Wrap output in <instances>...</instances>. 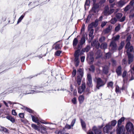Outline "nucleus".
<instances>
[{
    "mask_svg": "<svg viewBox=\"0 0 134 134\" xmlns=\"http://www.w3.org/2000/svg\"><path fill=\"white\" fill-rule=\"evenodd\" d=\"M84 99V96L82 95L80 96L79 98V100L80 103H82Z\"/></svg>",
    "mask_w": 134,
    "mask_h": 134,
    "instance_id": "29",
    "label": "nucleus"
},
{
    "mask_svg": "<svg viewBox=\"0 0 134 134\" xmlns=\"http://www.w3.org/2000/svg\"><path fill=\"white\" fill-rule=\"evenodd\" d=\"M124 126L123 125L119 126H117L116 132L117 134H121L123 131Z\"/></svg>",
    "mask_w": 134,
    "mask_h": 134,
    "instance_id": "7",
    "label": "nucleus"
},
{
    "mask_svg": "<svg viewBox=\"0 0 134 134\" xmlns=\"http://www.w3.org/2000/svg\"><path fill=\"white\" fill-rule=\"evenodd\" d=\"M115 92L118 93H121V91L120 90L119 87L118 86H116Z\"/></svg>",
    "mask_w": 134,
    "mask_h": 134,
    "instance_id": "41",
    "label": "nucleus"
},
{
    "mask_svg": "<svg viewBox=\"0 0 134 134\" xmlns=\"http://www.w3.org/2000/svg\"><path fill=\"white\" fill-rule=\"evenodd\" d=\"M109 47H111V51H114L117 49V45L114 41H112L111 42Z\"/></svg>",
    "mask_w": 134,
    "mask_h": 134,
    "instance_id": "6",
    "label": "nucleus"
},
{
    "mask_svg": "<svg viewBox=\"0 0 134 134\" xmlns=\"http://www.w3.org/2000/svg\"><path fill=\"white\" fill-rule=\"evenodd\" d=\"M117 21V20L116 18H114L113 19H111L110 20V22L111 24H115Z\"/></svg>",
    "mask_w": 134,
    "mask_h": 134,
    "instance_id": "45",
    "label": "nucleus"
},
{
    "mask_svg": "<svg viewBox=\"0 0 134 134\" xmlns=\"http://www.w3.org/2000/svg\"><path fill=\"white\" fill-rule=\"evenodd\" d=\"M111 61L112 63V65L113 66H115L116 65V61L113 59L111 60Z\"/></svg>",
    "mask_w": 134,
    "mask_h": 134,
    "instance_id": "54",
    "label": "nucleus"
},
{
    "mask_svg": "<svg viewBox=\"0 0 134 134\" xmlns=\"http://www.w3.org/2000/svg\"><path fill=\"white\" fill-rule=\"evenodd\" d=\"M98 20L97 19L95 21L92 23L93 26L96 27L98 25Z\"/></svg>",
    "mask_w": 134,
    "mask_h": 134,
    "instance_id": "36",
    "label": "nucleus"
},
{
    "mask_svg": "<svg viewBox=\"0 0 134 134\" xmlns=\"http://www.w3.org/2000/svg\"><path fill=\"white\" fill-rule=\"evenodd\" d=\"M125 118L124 117H121L118 121V126H121L122 123L124 121Z\"/></svg>",
    "mask_w": 134,
    "mask_h": 134,
    "instance_id": "21",
    "label": "nucleus"
},
{
    "mask_svg": "<svg viewBox=\"0 0 134 134\" xmlns=\"http://www.w3.org/2000/svg\"><path fill=\"white\" fill-rule=\"evenodd\" d=\"M54 45H55V48L56 50L59 49L61 48V46H60V44L56 43Z\"/></svg>",
    "mask_w": 134,
    "mask_h": 134,
    "instance_id": "31",
    "label": "nucleus"
},
{
    "mask_svg": "<svg viewBox=\"0 0 134 134\" xmlns=\"http://www.w3.org/2000/svg\"><path fill=\"white\" fill-rule=\"evenodd\" d=\"M126 3L125 2V1L121 0L118 2L117 4L119 7H122Z\"/></svg>",
    "mask_w": 134,
    "mask_h": 134,
    "instance_id": "13",
    "label": "nucleus"
},
{
    "mask_svg": "<svg viewBox=\"0 0 134 134\" xmlns=\"http://www.w3.org/2000/svg\"><path fill=\"white\" fill-rule=\"evenodd\" d=\"M26 110L30 113H31L32 112V109H30L28 108H26Z\"/></svg>",
    "mask_w": 134,
    "mask_h": 134,
    "instance_id": "61",
    "label": "nucleus"
},
{
    "mask_svg": "<svg viewBox=\"0 0 134 134\" xmlns=\"http://www.w3.org/2000/svg\"><path fill=\"white\" fill-rule=\"evenodd\" d=\"M109 125L108 124L104 127L103 129V132L104 133H109Z\"/></svg>",
    "mask_w": 134,
    "mask_h": 134,
    "instance_id": "19",
    "label": "nucleus"
},
{
    "mask_svg": "<svg viewBox=\"0 0 134 134\" xmlns=\"http://www.w3.org/2000/svg\"><path fill=\"white\" fill-rule=\"evenodd\" d=\"M92 79L91 75L90 74H87V84L89 87L92 86Z\"/></svg>",
    "mask_w": 134,
    "mask_h": 134,
    "instance_id": "5",
    "label": "nucleus"
},
{
    "mask_svg": "<svg viewBox=\"0 0 134 134\" xmlns=\"http://www.w3.org/2000/svg\"><path fill=\"white\" fill-rule=\"evenodd\" d=\"M99 3H94L93 4V6L92 8V10L94 12H96V9L98 8L99 7Z\"/></svg>",
    "mask_w": 134,
    "mask_h": 134,
    "instance_id": "11",
    "label": "nucleus"
},
{
    "mask_svg": "<svg viewBox=\"0 0 134 134\" xmlns=\"http://www.w3.org/2000/svg\"><path fill=\"white\" fill-rule=\"evenodd\" d=\"M122 14L120 13H117L116 14V16L118 19H120L122 16Z\"/></svg>",
    "mask_w": 134,
    "mask_h": 134,
    "instance_id": "40",
    "label": "nucleus"
},
{
    "mask_svg": "<svg viewBox=\"0 0 134 134\" xmlns=\"http://www.w3.org/2000/svg\"><path fill=\"white\" fill-rule=\"evenodd\" d=\"M24 17V15H22L19 19L17 21V24H18L19 23H20L21 20H22V19H23V18Z\"/></svg>",
    "mask_w": 134,
    "mask_h": 134,
    "instance_id": "48",
    "label": "nucleus"
},
{
    "mask_svg": "<svg viewBox=\"0 0 134 134\" xmlns=\"http://www.w3.org/2000/svg\"><path fill=\"white\" fill-rule=\"evenodd\" d=\"M78 42V40L77 38H75L74 39L73 42V46L75 49H77L76 48L77 47H76L77 44Z\"/></svg>",
    "mask_w": 134,
    "mask_h": 134,
    "instance_id": "16",
    "label": "nucleus"
},
{
    "mask_svg": "<svg viewBox=\"0 0 134 134\" xmlns=\"http://www.w3.org/2000/svg\"><path fill=\"white\" fill-rule=\"evenodd\" d=\"M130 43L129 42H128L126 44L125 46V48L126 49H127L129 48L131 46H130Z\"/></svg>",
    "mask_w": 134,
    "mask_h": 134,
    "instance_id": "51",
    "label": "nucleus"
},
{
    "mask_svg": "<svg viewBox=\"0 0 134 134\" xmlns=\"http://www.w3.org/2000/svg\"><path fill=\"white\" fill-rule=\"evenodd\" d=\"M72 127V126L71 125H70L68 124H66L65 126V128L69 129H71Z\"/></svg>",
    "mask_w": 134,
    "mask_h": 134,
    "instance_id": "55",
    "label": "nucleus"
},
{
    "mask_svg": "<svg viewBox=\"0 0 134 134\" xmlns=\"http://www.w3.org/2000/svg\"><path fill=\"white\" fill-rule=\"evenodd\" d=\"M93 53L92 52H91L89 53L87 55V58L90 59H92L93 58Z\"/></svg>",
    "mask_w": 134,
    "mask_h": 134,
    "instance_id": "22",
    "label": "nucleus"
},
{
    "mask_svg": "<svg viewBox=\"0 0 134 134\" xmlns=\"http://www.w3.org/2000/svg\"><path fill=\"white\" fill-rule=\"evenodd\" d=\"M116 72L118 76L121 75V66H119L116 70Z\"/></svg>",
    "mask_w": 134,
    "mask_h": 134,
    "instance_id": "15",
    "label": "nucleus"
},
{
    "mask_svg": "<svg viewBox=\"0 0 134 134\" xmlns=\"http://www.w3.org/2000/svg\"><path fill=\"white\" fill-rule=\"evenodd\" d=\"M97 80L96 88L98 89L99 88L104 85L105 83L101 78H96Z\"/></svg>",
    "mask_w": 134,
    "mask_h": 134,
    "instance_id": "2",
    "label": "nucleus"
},
{
    "mask_svg": "<svg viewBox=\"0 0 134 134\" xmlns=\"http://www.w3.org/2000/svg\"><path fill=\"white\" fill-rule=\"evenodd\" d=\"M31 116L32 120L33 121L36 123H38V120L37 118L35 117L32 115H31Z\"/></svg>",
    "mask_w": 134,
    "mask_h": 134,
    "instance_id": "24",
    "label": "nucleus"
},
{
    "mask_svg": "<svg viewBox=\"0 0 134 134\" xmlns=\"http://www.w3.org/2000/svg\"><path fill=\"white\" fill-rule=\"evenodd\" d=\"M82 77H80L79 76H77V82L79 85L81 84V83Z\"/></svg>",
    "mask_w": 134,
    "mask_h": 134,
    "instance_id": "30",
    "label": "nucleus"
},
{
    "mask_svg": "<svg viewBox=\"0 0 134 134\" xmlns=\"http://www.w3.org/2000/svg\"><path fill=\"white\" fill-rule=\"evenodd\" d=\"M92 130L95 134H103L101 130L100 129L97 128L96 127H93Z\"/></svg>",
    "mask_w": 134,
    "mask_h": 134,
    "instance_id": "10",
    "label": "nucleus"
},
{
    "mask_svg": "<svg viewBox=\"0 0 134 134\" xmlns=\"http://www.w3.org/2000/svg\"><path fill=\"white\" fill-rule=\"evenodd\" d=\"M71 101L74 104H77V100L76 97L73 98L72 99Z\"/></svg>",
    "mask_w": 134,
    "mask_h": 134,
    "instance_id": "44",
    "label": "nucleus"
},
{
    "mask_svg": "<svg viewBox=\"0 0 134 134\" xmlns=\"http://www.w3.org/2000/svg\"><path fill=\"white\" fill-rule=\"evenodd\" d=\"M86 88V85L85 83H82L81 86L80 87L78 88V92L80 94L82 93L84 91Z\"/></svg>",
    "mask_w": 134,
    "mask_h": 134,
    "instance_id": "9",
    "label": "nucleus"
},
{
    "mask_svg": "<svg viewBox=\"0 0 134 134\" xmlns=\"http://www.w3.org/2000/svg\"><path fill=\"white\" fill-rule=\"evenodd\" d=\"M116 123L117 121L116 120H113L111 122V126H115L116 125Z\"/></svg>",
    "mask_w": 134,
    "mask_h": 134,
    "instance_id": "43",
    "label": "nucleus"
},
{
    "mask_svg": "<svg viewBox=\"0 0 134 134\" xmlns=\"http://www.w3.org/2000/svg\"><path fill=\"white\" fill-rule=\"evenodd\" d=\"M85 25L84 24H83V26L82 27V28L81 30V33H82L83 32H84L85 30Z\"/></svg>",
    "mask_w": 134,
    "mask_h": 134,
    "instance_id": "58",
    "label": "nucleus"
},
{
    "mask_svg": "<svg viewBox=\"0 0 134 134\" xmlns=\"http://www.w3.org/2000/svg\"><path fill=\"white\" fill-rule=\"evenodd\" d=\"M120 37V36L118 35L116 36L115 37H113V39L114 40V41L115 42V41H117L119 39Z\"/></svg>",
    "mask_w": 134,
    "mask_h": 134,
    "instance_id": "46",
    "label": "nucleus"
},
{
    "mask_svg": "<svg viewBox=\"0 0 134 134\" xmlns=\"http://www.w3.org/2000/svg\"><path fill=\"white\" fill-rule=\"evenodd\" d=\"M128 72V73H129ZM127 72L126 71H124L123 73L122 76L123 79L124 84L121 89L122 90H124L125 88V83L126 82L127 80L129 77H130L129 76H128V73L127 75H126Z\"/></svg>",
    "mask_w": 134,
    "mask_h": 134,
    "instance_id": "1",
    "label": "nucleus"
},
{
    "mask_svg": "<svg viewBox=\"0 0 134 134\" xmlns=\"http://www.w3.org/2000/svg\"><path fill=\"white\" fill-rule=\"evenodd\" d=\"M126 128L127 131L131 132L134 130V128L133 124L131 122H128L126 125Z\"/></svg>",
    "mask_w": 134,
    "mask_h": 134,
    "instance_id": "4",
    "label": "nucleus"
},
{
    "mask_svg": "<svg viewBox=\"0 0 134 134\" xmlns=\"http://www.w3.org/2000/svg\"><path fill=\"white\" fill-rule=\"evenodd\" d=\"M61 53L62 51H57L55 52V54L57 56H59L60 55V54Z\"/></svg>",
    "mask_w": 134,
    "mask_h": 134,
    "instance_id": "47",
    "label": "nucleus"
},
{
    "mask_svg": "<svg viewBox=\"0 0 134 134\" xmlns=\"http://www.w3.org/2000/svg\"><path fill=\"white\" fill-rule=\"evenodd\" d=\"M127 54L128 58V63L130 64L133 61V56L131 53H128Z\"/></svg>",
    "mask_w": 134,
    "mask_h": 134,
    "instance_id": "14",
    "label": "nucleus"
},
{
    "mask_svg": "<svg viewBox=\"0 0 134 134\" xmlns=\"http://www.w3.org/2000/svg\"><path fill=\"white\" fill-rule=\"evenodd\" d=\"M93 26V25H92V24L91 23L88 26V30H91V29H92Z\"/></svg>",
    "mask_w": 134,
    "mask_h": 134,
    "instance_id": "57",
    "label": "nucleus"
},
{
    "mask_svg": "<svg viewBox=\"0 0 134 134\" xmlns=\"http://www.w3.org/2000/svg\"><path fill=\"white\" fill-rule=\"evenodd\" d=\"M118 10L117 9H116L114 8H110L109 10V14L114 12V13H116L118 12Z\"/></svg>",
    "mask_w": 134,
    "mask_h": 134,
    "instance_id": "27",
    "label": "nucleus"
},
{
    "mask_svg": "<svg viewBox=\"0 0 134 134\" xmlns=\"http://www.w3.org/2000/svg\"><path fill=\"white\" fill-rule=\"evenodd\" d=\"M91 48L90 46V45H87V46L84 48L82 49V52H88Z\"/></svg>",
    "mask_w": 134,
    "mask_h": 134,
    "instance_id": "18",
    "label": "nucleus"
},
{
    "mask_svg": "<svg viewBox=\"0 0 134 134\" xmlns=\"http://www.w3.org/2000/svg\"><path fill=\"white\" fill-rule=\"evenodd\" d=\"M2 130L4 132L7 133H9V130L7 128L4 127H2Z\"/></svg>",
    "mask_w": 134,
    "mask_h": 134,
    "instance_id": "38",
    "label": "nucleus"
},
{
    "mask_svg": "<svg viewBox=\"0 0 134 134\" xmlns=\"http://www.w3.org/2000/svg\"><path fill=\"white\" fill-rule=\"evenodd\" d=\"M81 122L82 128L83 130H84L86 128V124L85 122L82 119H81Z\"/></svg>",
    "mask_w": 134,
    "mask_h": 134,
    "instance_id": "26",
    "label": "nucleus"
},
{
    "mask_svg": "<svg viewBox=\"0 0 134 134\" xmlns=\"http://www.w3.org/2000/svg\"><path fill=\"white\" fill-rule=\"evenodd\" d=\"M105 40V37H102L100 38L99 39V41L100 42H102L104 41Z\"/></svg>",
    "mask_w": 134,
    "mask_h": 134,
    "instance_id": "52",
    "label": "nucleus"
},
{
    "mask_svg": "<svg viewBox=\"0 0 134 134\" xmlns=\"http://www.w3.org/2000/svg\"><path fill=\"white\" fill-rule=\"evenodd\" d=\"M95 46L97 49H98L100 47V44L98 42Z\"/></svg>",
    "mask_w": 134,
    "mask_h": 134,
    "instance_id": "62",
    "label": "nucleus"
},
{
    "mask_svg": "<svg viewBox=\"0 0 134 134\" xmlns=\"http://www.w3.org/2000/svg\"><path fill=\"white\" fill-rule=\"evenodd\" d=\"M104 32L105 34H107L109 32V26L104 31Z\"/></svg>",
    "mask_w": 134,
    "mask_h": 134,
    "instance_id": "53",
    "label": "nucleus"
},
{
    "mask_svg": "<svg viewBox=\"0 0 134 134\" xmlns=\"http://www.w3.org/2000/svg\"><path fill=\"white\" fill-rule=\"evenodd\" d=\"M98 42L96 40H94L91 42V46L93 47L95 46Z\"/></svg>",
    "mask_w": 134,
    "mask_h": 134,
    "instance_id": "42",
    "label": "nucleus"
},
{
    "mask_svg": "<svg viewBox=\"0 0 134 134\" xmlns=\"http://www.w3.org/2000/svg\"><path fill=\"white\" fill-rule=\"evenodd\" d=\"M80 52V51L79 50H77L75 51L74 54V56L75 57L74 61L75 62L79 61V56L80 55L79 53Z\"/></svg>",
    "mask_w": 134,
    "mask_h": 134,
    "instance_id": "8",
    "label": "nucleus"
},
{
    "mask_svg": "<svg viewBox=\"0 0 134 134\" xmlns=\"http://www.w3.org/2000/svg\"><path fill=\"white\" fill-rule=\"evenodd\" d=\"M109 71V67L107 66H105L103 69V72L106 74H107Z\"/></svg>",
    "mask_w": 134,
    "mask_h": 134,
    "instance_id": "20",
    "label": "nucleus"
},
{
    "mask_svg": "<svg viewBox=\"0 0 134 134\" xmlns=\"http://www.w3.org/2000/svg\"><path fill=\"white\" fill-rule=\"evenodd\" d=\"M90 31L89 34V36L90 37H91L92 38H93V36H92L94 32V30L93 29H91V30H89Z\"/></svg>",
    "mask_w": 134,
    "mask_h": 134,
    "instance_id": "33",
    "label": "nucleus"
},
{
    "mask_svg": "<svg viewBox=\"0 0 134 134\" xmlns=\"http://www.w3.org/2000/svg\"><path fill=\"white\" fill-rule=\"evenodd\" d=\"M35 92V91L34 90H31L30 92H26V93H23V95H26V94H27L33 93H34Z\"/></svg>",
    "mask_w": 134,
    "mask_h": 134,
    "instance_id": "50",
    "label": "nucleus"
},
{
    "mask_svg": "<svg viewBox=\"0 0 134 134\" xmlns=\"http://www.w3.org/2000/svg\"><path fill=\"white\" fill-rule=\"evenodd\" d=\"M133 49V47L132 46H131L129 48L127 49V54H128V53H130V52H132Z\"/></svg>",
    "mask_w": 134,
    "mask_h": 134,
    "instance_id": "25",
    "label": "nucleus"
},
{
    "mask_svg": "<svg viewBox=\"0 0 134 134\" xmlns=\"http://www.w3.org/2000/svg\"><path fill=\"white\" fill-rule=\"evenodd\" d=\"M107 44L106 43H102L100 46L101 49H106L107 47Z\"/></svg>",
    "mask_w": 134,
    "mask_h": 134,
    "instance_id": "34",
    "label": "nucleus"
},
{
    "mask_svg": "<svg viewBox=\"0 0 134 134\" xmlns=\"http://www.w3.org/2000/svg\"><path fill=\"white\" fill-rule=\"evenodd\" d=\"M90 1L88 0H86V2L85 3V7L86 6H88L90 4Z\"/></svg>",
    "mask_w": 134,
    "mask_h": 134,
    "instance_id": "49",
    "label": "nucleus"
},
{
    "mask_svg": "<svg viewBox=\"0 0 134 134\" xmlns=\"http://www.w3.org/2000/svg\"><path fill=\"white\" fill-rule=\"evenodd\" d=\"M86 39L85 37L83 36L81 38L80 42L78 44L76 48L77 50H79L80 51L82 45L84 44L85 42Z\"/></svg>",
    "mask_w": 134,
    "mask_h": 134,
    "instance_id": "3",
    "label": "nucleus"
},
{
    "mask_svg": "<svg viewBox=\"0 0 134 134\" xmlns=\"http://www.w3.org/2000/svg\"><path fill=\"white\" fill-rule=\"evenodd\" d=\"M121 25L119 24L118 25L115 27V31L116 32L118 31L120 29Z\"/></svg>",
    "mask_w": 134,
    "mask_h": 134,
    "instance_id": "39",
    "label": "nucleus"
},
{
    "mask_svg": "<svg viewBox=\"0 0 134 134\" xmlns=\"http://www.w3.org/2000/svg\"><path fill=\"white\" fill-rule=\"evenodd\" d=\"M6 118L8 120L10 121L12 123H14L15 121L14 118L10 115H8L6 117Z\"/></svg>",
    "mask_w": 134,
    "mask_h": 134,
    "instance_id": "17",
    "label": "nucleus"
},
{
    "mask_svg": "<svg viewBox=\"0 0 134 134\" xmlns=\"http://www.w3.org/2000/svg\"><path fill=\"white\" fill-rule=\"evenodd\" d=\"M125 16H124L121 18L120 19V22H123L125 20Z\"/></svg>",
    "mask_w": 134,
    "mask_h": 134,
    "instance_id": "64",
    "label": "nucleus"
},
{
    "mask_svg": "<svg viewBox=\"0 0 134 134\" xmlns=\"http://www.w3.org/2000/svg\"><path fill=\"white\" fill-rule=\"evenodd\" d=\"M134 4V0H131L129 4V5L130 6H133Z\"/></svg>",
    "mask_w": 134,
    "mask_h": 134,
    "instance_id": "60",
    "label": "nucleus"
},
{
    "mask_svg": "<svg viewBox=\"0 0 134 134\" xmlns=\"http://www.w3.org/2000/svg\"><path fill=\"white\" fill-rule=\"evenodd\" d=\"M77 76H79L80 77H82L83 76V71L81 69H79L77 71Z\"/></svg>",
    "mask_w": 134,
    "mask_h": 134,
    "instance_id": "12",
    "label": "nucleus"
},
{
    "mask_svg": "<svg viewBox=\"0 0 134 134\" xmlns=\"http://www.w3.org/2000/svg\"><path fill=\"white\" fill-rule=\"evenodd\" d=\"M76 121V119H74L72 121L71 124V125L72 126V127H73L74 124H75V122Z\"/></svg>",
    "mask_w": 134,
    "mask_h": 134,
    "instance_id": "56",
    "label": "nucleus"
},
{
    "mask_svg": "<svg viewBox=\"0 0 134 134\" xmlns=\"http://www.w3.org/2000/svg\"><path fill=\"white\" fill-rule=\"evenodd\" d=\"M104 13L105 15L109 14V9L108 6H106L105 8Z\"/></svg>",
    "mask_w": 134,
    "mask_h": 134,
    "instance_id": "28",
    "label": "nucleus"
},
{
    "mask_svg": "<svg viewBox=\"0 0 134 134\" xmlns=\"http://www.w3.org/2000/svg\"><path fill=\"white\" fill-rule=\"evenodd\" d=\"M131 8V6L128 4L127 5L125 8L123 9L124 11L126 12L129 10Z\"/></svg>",
    "mask_w": 134,
    "mask_h": 134,
    "instance_id": "23",
    "label": "nucleus"
},
{
    "mask_svg": "<svg viewBox=\"0 0 134 134\" xmlns=\"http://www.w3.org/2000/svg\"><path fill=\"white\" fill-rule=\"evenodd\" d=\"M89 70L92 72H94L95 71V67L93 65H91L90 68H89Z\"/></svg>",
    "mask_w": 134,
    "mask_h": 134,
    "instance_id": "37",
    "label": "nucleus"
},
{
    "mask_svg": "<svg viewBox=\"0 0 134 134\" xmlns=\"http://www.w3.org/2000/svg\"><path fill=\"white\" fill-rule=\"evenodd\" d=\"M32 127L36 130L38 131L39 130V127L35 124H32Z\"/></svg>",
    "mask_w": 134,
    "mask_h": 134,
    "instance_id": "35",
    "label": "nucleus"
},
{
    "mask_svg": "<svg viewBox=\"0 0 134 134\" xmlns=\"http://www.w3.org/2000/svg\"><path fill=\"white\" fill-rule=\"evenodd\" d=\"M76 71L75 70H74L72 73V76L74 77L76 75Z\"/></svg>",
    "mask_w": 134,
    "mask_h": 134,
    "instance_id": "59",
    "label": "nucleus"
},
{
    "mask_svg": "<svg viewBox=\"0 0 134 134\" xmlns=\"http://www.w3.org/2000/svg\"><path fill=\"white\" fill-rule=\"evenodd\" d=\"M124 45V43L123 41L121 42L120 44V46L119 47L118 50L119 51L120 50L123 48Z\"/></svg>",
    "mask_w": 134,
    "mask_h": 134,
    "instance_id": "32",
    "label": "nucleus"
},
{
    "mask_svg": "<svg viewBox=\"0 0 134 134\" xmlns=\"http://www.w3.org/2000/svg\"><path fill=\"white\" fill-rule=\"evenodd\" d=\"M19 116L21 118H23L24 117V114L23 113H20L19 114Z\"/></svg>",
    "mask_w": 134,
    "mask_h": 134,
    "instance_id": "63",
    "label": "nucleus"
}]
</instances>
